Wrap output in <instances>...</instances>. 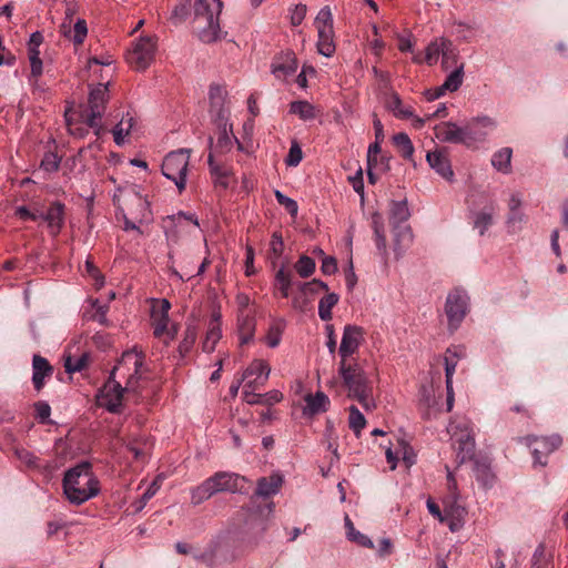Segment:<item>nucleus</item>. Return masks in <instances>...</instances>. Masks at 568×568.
Here are the masks:
<instances>
[{
    "label": "nucleus",
    "instance_id": "5fc2aeb1",
    "mask_svg": "<svg viewBox=\"0 0 568 568\" xmlns=\"http://www.w3.org/2000/svg\"><path fill=\"white\" fill-rule=\"evenodd\" d=\"M14 455L26 466H28L30 468H37L38 467V457L33 453H31L30 450H28L26 448H22V447H17L14 449Z\"/></svg>",
    "mask_w": 568,
    "mask_h": 568
},
{
    "label": "nucleus",
    "instance_id": "09e8293b",
    "mask_svg": "<svg viewBox=\"0 0 568 568\" xmlns=\"http://www.w3.org/2000/svg\"><path fill=\"white\" fill-rule=\"evenodd\" d=\"M526 223V215L519 211H511L507 214V226L509 232L517 233L521 230L523 224Z\"/></svg>",
    "mask_w": 568,
    "mask_h": 568
},
{
    "label": "nucleus",
    "instance_id": "c9c22d12",
    "mask_svg": "<svg viewBox=\"0 0 568 568\" xmlns=\"http://www.w3.org/2000/svg\"><path fill=\"white\" fill-rule=\"evenodd\" d=\"M464 81V63L456 65L455 70H453L444 81L443 89L449 92L457 91Z\"/></svg>",
    "mask_w": 568,
    "mask_h": 568
},
{
    "label": "nucleus",
    "instance_id": "f8f14e48",
    "mask_svg": "<svg viewBox=\"0 0 568 568\" xmlns=\"http://www.w3.org/2000/svg\"><path fill=\"white\" fill-rule=\"evenodd\" d=\"M496 129V121L487 115L476 116L465 124L467 148H475Z\"/></svg>",
    "mask_w": 568,
    "mask_h": 568
},
{
    "label": "nucleus",
    "instance_id": "20e7f679",
    "mask_svg": "<svg viewBox=\"0 0 568 568\" xmlns=\"http://www.w3.org/2000/svg\"><path fill=\"white\" fill-rule=\"evenodd\" d=\"M410 212L406 199L392 201L389 204V224L393 233V252L398 260L413 242V234L407 221Z\"/></svg>",
    "mask_w": 568,
    "mask_h": 568
},
{
    "label": "nucleus",
    "instance_id": "0e129e2a",
    "mask_svg": "<svg viewBox=\"0 0 568 568\" xmlns=\"http://www.w3.org/2000/svg\"><path fill=\"white\" fill-rule=\"evenodd\" d=\"M367 165L368 168L383 172L388 169V159L384 155L369 156V153H367Z\"/></svg>",
    "mask_w": 568,
    "mask_h": 568
},
{
    "label": "nucleus",
    "instance_id": "774afa93",
    "mask_svg": "<svg viewBox=\"0 0 568 568\" xmlns=\"http://www.w3.org/2000/svg\"><path fill=\"white\" fill-rule=\"evenodd\" d=\"M336 270H337V263H336V260L333 256H324L322 258L321 271L325 275H332V274H334L336 272Z\"/></svg>",
    "mask_w": 568,
    "mask_h": 568
},
{
    "label": "nucleus",
    "instance_id": "72a5a7b5",
    "mask_svg": "<svg viewBox=\"0 0 568 568\" xmlns=\"http://www.w3.org/2000/svg\"><path fill=\"white\" fill-rule=\"evenodd\" d=\"M134 125V118L130 114H126L123 116L120 122L114 126L112 130L114 142L118 145L123 144L124 138L129 135L130 131L132 130Z\"/></svg>",
    "mask_w": 568,
    "mask_h": 568
},
{
    "label": "nucleus",
    "instance_id": "393cba45",
    "mask_svg": "<svg viewBox=\"0 0 568 568\" xmlns=\"http://www.w3.org/2000/svg\"><path fill=\"white\" fill-rule=\"evenodd\" d=\"M40 219L48 223L49 229L53 235H57L64 221V205L60 202L51 204L45 214H40Z\"/></svg>",
    "mask_w": 568,
    "mask_h": 568
},
{
    "label": "nucleus",
    "instance_id": "7c9ffc66",
    "mask_svg": "<svg viewBox=\"0 0 568 568\" xmlns=\"http://www.w3.org/2000/svg\"><path fill=\"white\" fill-rule=\"evenodd\" d=\"M393 143L397 152L405 160H413L414 145L406 133L399 132L393 136Z\"/></svg>",
    "mask_w": 568,
    "mask_h": 568
},
{
    "label": "nucleus",
    "instance_id": "603ef678",
    "mask_svg": "<svg viewBox=\"0 0 568 568\" xmlns=\"http://www.w3.org/2000/svg\"><path fill=\"white\" fill-rule=\"evenodd\" d=\"M191 0H180L179 4H176L172 11L171 21L175 24L184 21L189 14Z\"/></svg>",
    "mask_w": 568,
    "mask_h": 568
},
{
    "label": "nucleus",
    "instance_id": "9b49d317",
    "mask_svg": "<svg viewBox=\"0 0 568 568\" xmlns=\"http://www.w3.org/2000/svg\"><path fill=\"white\" fill-rule=\"evenodd\" d=\"M468 310V296L465 291L455 288L446 300L445 311L449 327L456 329L464 320Z\"/></svg>",
    "mask_w": 568,
    "mask_h": 568
},
{
    "label": "nucleus",
    "instance_id": "423d86ee",
    "mask_svg": "<svg viewBox=\"0 0 568 568\" xmlns=\"http://www.w3.org/2000/svg\"><path fill=\"white\" fill-rule=\"evenodd\" d=\"M191 149H179L168 153L162 162L163 175L173 181L180 193L186 187Z\"/></svg>",
    "mask_w": 568,
    "mask_h": 568
},
{
    "label": "nucleus",
    "instance_id": "bb28decb",
    "mask_svg": "<svg viewBox=\"0 0 568 568\" xmlns=\"http://www.w3.org/2000/svg\"><path fill=\"white\" fill-rule=\"evenodd\" d=\"M283 483L282 476L273 474L270 477H262L257 480L256 496L268 497L274 495L280 489Z\"/></svg>",
    "mask_w": 568,
    "mask_h": 568
},
{
    "label": "nucleus",
    "instance_id": "680f3d73",
    "mask_svg": "<svg viewBox=\"0 0 568 568\" xmlns=\"http://www.w3.org/2000/svg\"><path fill=\"white\" fill-rule=\"evenodd\" d=\"M303 153L297 143H293L290 148L285 163L288 166H296L302 161Z\"/></svg>",
    "mask_w": 568,
    "mask_h": 568
},
{
    "label": "nucleus",
    "instance_id": "58836bf2",
    "mask_svg": "<svg viewBox=\"0 0 568 568\" xmlns=\"http://www.w3.org/2000/svg\"><path fill=\"white\" fill-rule=\"evenodd\" d=\"M90 356L88 353H82L78 357H73L68 355L64 359V368L67 373H77L87 368L89 364Z\"/></svg>",
    "mask_w": 568,
    "mask_h": 568
},
{
    "label": "nucleus",
    "instance_id": "f03ea898",
    "mask_svg": "<svg viewBox=\"0 0 568 568\" xmlns=\"http://www.w3.org/2000/svg\"><path fill=\"white\" fill-rule=\"evenodd\" d=\"M222 9L221 0H195L193 27L202 42L212 43L222 38L220 27Z\"/></svg>",
    "mask_w": 568,
    "mask_h": 568
},
{
    "label": "nucleus",
    "instance_id": "ddd939ff",
    "mask_svg": "<svg viewBox=\"0 0 568 568\" xmlns=\"http://www.w3.org/2000/svg\"><path fill=\"white\" fill-rule=\"evenodd\" d=\"M527 445L531 449L534 456V464L545 466L547 464V457L549 454L555 452L561 445V438L558 435L549 437H531L525 438Z\"/></svg>",
    "mask_w": 568,
    "mask_h": 568
},
{
    "label": "nucleus",
    "instance_id": "4d7b16f0",
    "mask_svg": "<svg viewBox=\"0 0 568 568\" xmlns=\"http://www.w3.org/2000/svg\"><path fill=\"white\" fill-rule=\"evenodd\" d=\"M491 223H493L491 213L483 211V212L477 213L474 226L479 230L480 235H484V233L491 225Z\"/></svg>",
    "mask_w": 568,
    "mask_h": 568
},
{
    "label": "nucleus",
    "instance_id": "ea45409f",
    "mask_svg": "<svg viewBox=\"0 0 568 568\" xmlns=\"http://www.w3.org/2000/svg\"><path fill=\"white\" fill-rule=\"evenodd\" d=\"M275 284L278 287L282 296L284 298L288 297L290 288L293 284L292 282V272L285 271V267L282 266L275 274Z\"/></svg>",
    "mask_w": 568,
    "mask_h": 568
},
{
    "label": "nucleus",
    "instance_id": "dca6fc26",
    "mask_svg": "<svg viewBox=\"0 0 568 568\" xmlns=\"http://www.w3.org/2000/svg\"><path fill=\"white\" fill-rule=\"evenodd\" d=\"M226 97L227 91L223 85L216 83L210 85V113L214 121L227 120V109L225 108Z\"/></svg>",
    "mask_w": 568,
    "mask_h": 568
},
{
    "label": "nucleus",
    "instance_id": "a211bd4d",
    "mask_svg": "<svg viewBox=\"0 0 568 568\" xmlns=\"http://www.w3.org/2000/svg\"><path fill=\"white\" fill-rule=\"evenodd\" d=\"M298 67L295 54L291 51L276 57L272 63V73L277 79H285L296 72Z\"/></svg>",
    "mask_w": 568,
    "mask_h": 568
},
{
    "label": "nucleus",
    "instance_id": "b1692460",
    "mask_svg": "<svg viewBox=\"0 0 568 568\" xmlns=\"http://www.w3.org/2000/svg\"><path fill=\"white\" fill-rule=\"evenodd\" d=\"M152 324L154 328V335L156 337H162L166 335V338L164 339L165 344H169L171 341H173L178 334V328L175 325H172L169 327V314H159L158 311L153 310L152 312Z\"/></svg>",
    "mask_w": 568,
    "mask_h": 568
},
{
    "label": "nucleus",
    "instance_id": "3c124183",
    "mask_svg": "<svg viewBox=\"0 0 568 568\" xmlns=\"http://www.w3.org/2000/svg\"><path fill=\"white\" fill-rule=\"evenodd\" d=\"M300 290L305 296H307V295H315L321 292H326L328 290V287H327V284L322 281L313 280L307 283H301Z\"/></svg>",
    "mask_w": 568,
    "mask_h": 568
},
{
    "label": "nucleus",
    "instance_id": "c03bdc74",
    "mask_svg": "<svg viewBox=\"0 0 568 568\" xmlns=\"http://www.w3.org/2000/svg\"><path fill=\"white\" fill-rule=\"evenodd\" d=\"M458 498L454 497H446L444 500V510L446 514V517H452L453 519L459 520L464 514L465 508L458 505Z\"/></svg>",
    "mask_w": 568,
    "mask_h": 568
},
{
    "label": "nucleus",
    "instance_id": "13d9d810",
    "mask_svg": "<svg viewBox=\"0 0 568 568\" xmlns=\"http://www.w3.org/2000/svg\"><path fill=\"white\" fill-rule=\"evenodd\" d=\"M60 165V158L52 152H48L44 154L41 161V168L47 172H55L58 171Z\"/></svg>",
    "mask_w": 568,
    "mask_h": 568
},
{
    "label": "nucleus",
    "instance_id": "69168bd1",
    "mask_svg": "<svg viewBox=\"0 0 568 568\" xmlns=\"http://www.w3.org/2000/svg\"><path fill=\"white\" fill-rule=\"evenodd\" d=\"M207 162H209L210 171L215 178L227 179V174H229L227 171L224 168H222L219 163L215 162L213 153L209 154Z\"/></svg>",
    "mask_w": 568,
    "mask_h": 568
},
{
    "label": "nucleus",
    "instance_id": "6ab92c4d",
    "mask_svg": "<svg viewBox=\"0 0 568 568\" xmlns=\"http://www.w3.org/2000/svg\"><path fill=\"white\" fill-rule=\"evenodd\" d=\"M220 132L216 143L213 146V154H224L232 150L233 143H237L239 148H241V143L232 134V124L227 123V120L224 121H216Z\"/></svg>",
    "mask_w": 568,
    "mask_h": 568
},
{
    "label": "nucleus",
    "instance_id": "de8ad7c7",
    "mask_svg": "<svg viewBox=\"0 0 568 568\" xmlns=\"http://www.w3.org/2000/svg\"><path fill=\"white\" fill-rule=\"evenodd\" d=\"M196 328L193 325H187L184 332V338L179 345L181 355H185L194 345L196 341Z\"/></svg>",
    "mask_w": 568,
    "mask_h": 568
},
{
    "label": "nucleus",
    "instance_id": "2eb2a0df",
    "mask_svg": "<svg viewBox=\"0 0 568 568\" xmlns=\"http://www.w3.org/2000/svg\"><path fill=\"white\" fill-rule=\"evenodd\" d=\"M130 390L126 389V385L122 387L119 381L109 377L99 397L100 406L105 407L110 413H120L123 393Z\"/></svg>",
    "mask_w": 568,
    "mask_h": 568
},
{
    "label": "nucleus",
    "instance_id": "052dcab7",
    "mask_svg": "<svg viewBox=\"0 0 568 568\" xmlns=\"http://www.w3.org/2000/svg\"><path fill=\"white\" fill-rule=\"evenodd\" d=\"M65 121H67L68 131L71 135H73L78 139H82L88 134L89 126L87 124H85V126H83L81 123L74 122L69 118H67Z\"/></svg>",
    "mask_w": 568,
    "mask_h": 568
},
{
    "label": "nucleus",
    "instance_id": "6e6d98bb",
    "mask_svg": "<svg viewBox=\"0 0 568 568\" xmlns=\"http://www.w3.org/2000/svg\"><path fill=\"white\" fill-rule=\"evenodd\" d=\"M161 483H162V478L161 476H158L152 483L151 485L148 487V489L143 493L141 499H140V505L139 507L136 508L138 510H141L143 509V507L146 505V503L158 493V490L160 489L161 487Z\"/></svg>",
    "mask_w": 568,
    "mask_h": 568
},
{
    "label": "nucleus",
    "instance_id": "cd10ccee",
    "mask_svg": "<svg viewBox=\"0 0 568 568\" xmlns=\"http://www.w3.org/2000/svg\"><path fill=\"white\" fill-rule=\"evenodd\" d=\"M130 205V215L135 222L142 223L151 220L150 205L145 199L136 195Z\"/></svg>",
    "mask_w": 568,
    "mask_h": 568
},
{
    "label": "nucleus",
    "instance_id": "a18cd8bd",
    "mask_svg": "<svg viewBox=\"0 0 568 568\" xmlns=\"http://www.w3.org/2000/svg\"><path fill=\"white\" fill-rule=\"evenodd\" d=\"M442 57V64L445 70H448L453 65H457L458 52L456 48L453 45L452 41L447 39L445 42V50H443Z\"/></svg>",
    "mask_w": 568,
    "mask_h": 568
},
{
    "label": "nucleus",
    "instance_id": "0eeeda50",
    "mask_svg": "<svg viewBox=\"0 0 568 568\" xmlns=\"http://www.w3.org/2000/svg\"><path fill=\"white\" fill-rule=\"evenodd\" d=\"M142 365L143 356L141 353L135 349L126 351L113 367L110 377L113 379H125L126 389L135 392Z\"/></svg>",
    "mask_w": 568,
    "mask_h": 568
},
{
    "label": "nucleus",
    "instance_id": "473e14b6",
    "mask_svg": "<svg viewBox=\"0 0 568 568\" xmlns=\"http://www.w3.org/2000/svg\"><path fill=\"white\" fill-rule=\"evenodd\" d=\"M462 349L459 347L447 348L445 356L446 384L453 385V376L456 371Z\"/></svg>",
    "mask_w": 568,
    "mask_h": 568
},
{
    "label": "nucleus",
    "instance_id": "c756f323",
    "mask_svg": "<svg viewBox=\"0 0 568 568\" xmlns=\"http://www.w3.org/2000/svg\"><path fill=\"white\" fill-rule=\"evenodd\" d=\"M386 108L398 119H409L413 116V108L404 105L396 92H392L387 98Z\"/></svg>",
    "mask_w": 568,
    "mask_h": 568
},
{
    "label": "nucleus",
    "instance_id": "49530a36",
    "mask_svg": "<svg viewBox=\"0 0 568 568\" xmlns=\"http://www.w3.org/2000/svg\"><path fill=\"white\" fill-rule=\"evenodd\" d=\"M294 267L301 277H308L315 271V262L313 258L302 255Z\"/></svg>",
    "mask_w": 568,
    "mask_h": 568
},
{
    "label": "nucleus",
    "instance_id": "a19ab883",
    "mask_svg": "<svg viewBox=\"0 0 568 568\" xmlns=\"http://www.w3.org/2000/svg\"><path fill=\"white\" fill-rule=\"evenodd\" d=\"M271 373L270 365L263 359L253 361L250 366L244 371L242 379H246L251 376H265L268 377Z\"/></svg>",
    "mask_w": 568,
    "mask_h": 568
},
{
    "label": "nucleus",
    "instance_id": "aec40b11",
    "mask_svg": "<svg viewBox=\"0 0 568 568\" xmlns=\"http://www.w3.org/2000/svg\"><path fill=\"white\" fill-rule=\"evenodd\" d=\"M426 160L430 168L434 169L440 176L446 180H452L454 172L452 170L447 153L444 149L428 152Z\"/></svg>",
    "mask_w": 568,
    "mask_h": 568
},
{
    "label": "nucleus",
    "instance_id": "f257e3e1",
    "mask_svg": "<svg viewBox=\"0 0 568 568\" xmlns=\"http://www.w3.org/2000/svg\"><path fill=\"white\" fill-rule=\"evenodd\" d=\"M63 490L68 500L75 505H81L99 494V480L93 476L88 462L80 463L64 474Z\"/></svg>",
    "mask_w": 568,
    "mask_h": 568
},
{
    "label": "nucleus",
    "instance_id": "4c0bfd02",
    "mask_svg": "<svg viewBox=\"0 0 568 568\" xmlns=\"http://www.w3.org/2000/svg\"><path fill=\"white\" fill-rule=\"evenodd\" d=\"M372 226L374 229L376 246H377L378 251L383 252V254L385 255V258L387 260L388 253L386 250V239H385V235L382 233L383 223H382V216L378 213H375L373 215Z\"/></svg>",
    "mask_w": 568,
    "mask_h": 568
},
{
    "label": "nucleus",
    "instance_id": "79ce46f5",
    "mask_svg": "<svg viewBox=\"0 0 568 568\" xmlns=\"http://www.w3.org/2000/svg\"><path fill=\"white\" fill-rule=\"evenodd\" d=\"M290 112L298 115L304 121L315 118L314 106L307 101L292 102L290 105Z\"/></svg>",
    "mask_w": 568,
    "mask_h": 568
},
{
    "label": "nucleus",
    "instance_id": "5701e85b",
    "mask_svg": "<svg viewBox=\"0 0 568 568\" xmlns=\"http://www.w3.org/2000/svg\"><path fill=\"white\" fill-rule=\"evenodd\" d=\"M373 379L357 369V403L367 410L375 406L373 399Z\"/></svg>",
    "mask_w": 568,
    "mask_h": 568
},
{
    "label": "nucleus",
    "instance_id": "c85d7f7f",
    "mask_svg": "<svg viewBox=\"0 0 568 568\" xmlns=\"http://www.w3.org/2000/svg\"><path fill=\"white\" fill-rule=\"evenodd\" d=\"M220 318V313H213L209 329L206 332L205 341L203 342V349L205 352H213L215 348V344L222 336Z\"/></svg>",
    "mask_w": 568,
    "mask_h": 568
},
{
    "label": "nucleus",
    "instance_id": "a878e982",
    "mask_svg": "<svg viewBox=\"0 0 568 568\" xmlns=\"http://www.w3.org/2000/svg\"><path fill=\"white\" fill-rule=\"evenodd\" d=\"M237 329L241 344H247L253 339L255 332V322L251 313L239 314Z\"/></svg>",
    "mask_w": 568,
    "mask_h": 568
},
{
    "label": "nucleus",
    "instance_id": "338daca9",
    "mask_svg": "<svg viewBox=\"0 0 568 568\" xmlns=\"http://www.w3.org/2000/svg\"><path fill=\"white\" fill-rule=\"evenodd\" d=\"M305 16H306V6L305 4L295 6V8L292 10V13H291V23L293 26H300L303 22Z\"/></svg>",
    "mask_w": 568,
    "mask_h": 568
},
{
    "label": "nucleus",
    "instance_id": "39448f33",
    "mask_svg": "<svg viewBox=\"0 0 568 568\" xmlns=\"http://www.w3.org/2000/svg\"><path fill=\"white\" fill-rule=\"evenodd\" d=\"M108 101L109 83H99L95 88L91 89L88 108L81 114L83 123L93 129L97 136H100L104 131L100 120L105 112Z\"/></svg>",
    "mask_w": 568,
    "mask_h": 568
},
{
    "label": "nucleus",
    "instance_id": "bf43d9fd",
    "mask_svg": "<svg viewBox=\"0 0 568 568\" xmlns=\"http://www.w3.org/2000/svg\"><path fill=\"white\" fill-rule=\"evenodd\" d=\"M29 61L31 67V77L37 80L43 71V63L40 59V51H33L32 54H29Z\"/></svg>",
    "mask_w": 568,
    "mask_h": 568
},
{
    "label": "nucleus",
    "instance_id": "4be33fe9",
    "mask_svg": "<svg viewBox=\"0 0 568 568\" xmlns=\"http://www.w3.org/2000/svg\"><path fill=\"white\" fill-rule=\"evenodd\" d=\"M304 400L303 415L308 417L325 413L329 406V398L323 392L308 393L305 395Z\"/></svg>",
    "mask_w": 568,
    "mask_h": 568
},
{
    "label": "nucleus",
    "instance_id": "9d476101",
    "mask_svg": "<svg viewBox=\"0 0 568 568\" xmlns=\"http://www.w3.org/2000/svg\"><path fill=\"white\" fill-rule=\"evenodd\" d=\"M156 41L152 37H141L128 53L126 60L135 70H145L154 59Z\"/></svg>",
    "mask_w": 568,
    "mask_h": 568
},
{
    "label": "nucleus",
    "instance_id": "8fccbe9b",
    "mask_svg": "<svg viewBox=\"0 0 568 568\" xmlns=\"http://www.w3.org/2000/svg\"><path fill=\"white\" fill-rule=\"evenodd\" d=\"M87 34L88 27L85 20L78 19L72 28L71 38H69V40L73 41L74 44L80 45L83 43Z\"/></svg>",
    "mask_w": 568,
    "mask_h": 568
},
{
    "label": "nucleus",
    "instance_id": "f704fd0d",
    "mask_svg": "<svg viewBox=\"0 0 568 568\" xmlns=\"http://www.w3.org/2000/svg\"><path fill=\"white\" fill-rule=\"evenodd\" d=\"M445 38H439L427 45L424 60L428 65H434L438 61L439 55H442L443 50H445Z\"/></svg>",
    "mask_w": 568,
    "mask_h": 568
},
{
    "label": "nucleus",
    "instance_id": "e2e57ef3",
    "mask_svg": "<svg viewBox=\"0 0 568 568\" xmlns=\"http://www.w3.org/2000/svg\"><path fill=\"white\" fill-rule=\"evenodd\" d=\"M36 408V417L39 419L40 423L47 424L49 423V417L51 414V408L48 403L45 402H37L34 404Z\"/></svg>",
    "mask_w": 568,
    "mask_h": 568
},
{
    "label": "nucleus",
    "instance_id": "2f4dec72",
    "mask_svg": "<svg viewBox=\"0 0 568 568\" xmlns=\"http://www.w3.org/2000/svg\"><path fill=\"white\" fill-rule=\"evenodd\" d=\"M513 150L510 148H503L499 151L495 152L491 156L493 166L503 173L510 172V161H511Z\"/></svg>",
    "mask_w": 568,
    "mask_h": 568
},
{
    "label": "nucleus",
    "instance_id": "412c9836",
    "mask_svg": "<svg viewBox=\"0 0 568 568\" xmlns=\"http://www.w3.org/2000/svg\"><path fill=\"white\" fill-rule=\"evenodd\" d=\"M53 374V367L42 356L36 354L32 358V383L36 390L40 392L44 386V378Z\"/></svg>",
    "mask_w": 568,
    "mask_h": 568
},
{
    "label": "nucleus",
    "instance_id": "37998d69",
    "mask_svg": "<svg viewBox=\"0 0 568 568\" xmlns=\"http://www.w3.org/2000/svg\"><path fill=\"white\" fill-rule=\"evenodd\" d=\"M212 496L213 493L205 479L201 485L191 490V503L196 506L207 500Z\"/></svg>",
    "mask_w": 568,
    "mask_h": 568
},
{
    "label": "nucleus",
    "instance_id": "4468645a",
    "mask_svg": "<svg viewBox=\"0 0 568 568\" xmlns=\"http://www.w3.org/2000/svg\"><path fill=\"white\" fill-rule=\"evenodd\" d=\"M213 495L217 493H243L246 479L233 473L219 471L206 479Z\"/></svg>",
    "mask_w": 568,
    "mask_h": 568
},
{
    "label": "nucleus",
    "instance_id": "1a4fd4ad",
    "mask_svg": "<svg viewBox=\"0 0 568 568\" xmlns=\"http://www.w3.org/2000/svg\"><path fill=\"white\" fill-rule=\"evenodd\" d=\"M314 24L318 37L317 51L328 58L335 52L333 18L329 7L320 10Z\"/></svg>",
    "mask_w": 568,
    "mask_h": 568
},
{
    "label": "nucleus",
    "instance_id": "e433bc0d",
    "mask_svg": "<svg viewBox=\"0 0 568 568\" xmlns=\"http://www.w3.org/2000/svg\"><path fill=\"white\" fill-rule=\"evenodd\" d=\"M337 302L338 295L335 293H329L320 300L318 316L322 321H329L332 318V308Z\"/></svg>",
    "mask_w": 568,
    "mask_h": 568
},
{
    "label": "nucleus",
    "instance_id": "7ed1b4c3",
    "mask_svg": "<svg viewBox=\"0 0 568 568\" xmlns=\"http://www.w3.org/2000/svg\"><path fill=\"white\" fill-rule=\"evenodd\" d=\"M337 377L334 383L348 392L355 390V326L346 325L338 347Z\"/></svg>",
    "mask_w": 568,
    "mask_h": 568
},
{
    "label": "nucleus",
    "instance_id": "864d4df0",
    "mask_svg": "<svg viewBox=\"0 0 568 568\" xmlns=\"http://www.w3.org/2000/svg\"><path fill=\"white\" fill-rule=\"evenodd\" d=\"M274 195L278 202V204H281L282 206H284L287 212L290 213V215L295 219L297 216V212H298V205H297V202L288 196H286L285 194H283L281 191L276 190L274 192Z\"/></svg>",
    "mask_w": 568,
    "mask_h": 568
},
{
    "label": "nucleus",
    "instance_id": "6e6552de",
    "mask_svg": "<svg viewBox=\"0 0 568 568\" xmlns=\"http://www.w3.org/2000/svg\"><path fill=\"white\" fill-rule=\"evenodd\" d=\"M447 432L452 435V439L454 440L453 446L456 452L457 462L463 464L471 459L475 452V440L469 423L465 419L450 422Z\"/></svg>",
    "mask_w": 568,
    "mask_h": 568
},
{
    "label": "nucleus",
    "instance_id": "f3484780",
    "mask_svg": "<svg viewBox=\"0 0 568 568\" xmlns=\"http://www.w3.org/2000/svg\"><path fill=\"white\" fill-rule=\"evenodd\" d=\"M435 136L446 143L463 144L467 148L465 125L459 126L454 122H442L434 128Z\"/></svg>",
    "mask_w": 568,
    "mask_h": 568
}]
</instances>
